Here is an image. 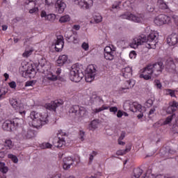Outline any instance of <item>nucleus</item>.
<instances>
[{"label":"nucleus","mask_w":178,"mask_h":178,"mask_svg":"<svg viewBox=\"0 0 178 178\" xmlns=\"http://www.w3.org/2000/svg\"><path fill=\"white\" fill-rule=\"evenodd\" d=\"M159 37V35L155 31L150 33L147 37L145 36V35H140L134 38L129 45L131 48L136 49V48H138L139 45H142V44L146 42V47L149 49H155V48H156V44L159 42L158 39Z\"/></svg>","instance_id":"f257e3e1"},{"label":"nucleus","mask_w":178,"mask_h":178,"mask_svg":"<svg viewBox=\"0 0 178 178\" xmlns=\"http://www.w3.org/2000/svg\"><path fill=\"white\" fill-rule=\"evenodd\" d=\"M163 69H165V66L162 62H158L153 65H148L145 67L143 74L140 75V78L144 79V80H151L152 78L155 79V77H158L162 74Z\"/></svg>","instance_id":"f03ea898"},{"label":"nucleus","mask_w":178,"mask_h":178,"mask_svg":"<svg viewBox=\"0 0 178 178\" xmlns=\"http://www.w3.org/2000/svg\"><path fill=\"white\" fill-rule=\"evenodd\" d=\"M31 124L35 129L42 127L44 124H47L48 120V113H38L32 111L31 113Z\"/></svg>","instance_id":"7ed1b4c3"},{"label":"nucleus","mask_w":178,"mask_h":178,"mask_svg":"<svg viewBox=\"0 0 178 178\" xmlns=\"http://www.w3.org/2000/svg\"><path fill=\"white\" fill-rule=\"evenodd\" d=\"M70 113H72V116H75L76 119L81 118H86L88 115V111L86 107L80 106L79 105H74L70 108Z\"/></svg>","instance_id":"20e7f679"},{"label":"nucleus","mask_w":178,"mask_h":178,"mask_svg":"<svg viewBox=\"0 0 178 178\" xmlns=\"http://www.w3.org/2000/svg\"><path fill=\"white\" fill-rule=\"evenodd\" d=\"M83 77H84V74L80 67L76 66L72 67L70 72V79L71 81L79 83L81 81Z\"/></svg>","instance_id":"39448f33"},{"label":"nucleus","mask_w":178,"mask_h":178,"mask_svg":"<svg viewBox=\"0 0 178 178\" xmlns=\"http://www.w3.org/2000/svg\"><path fill=\"white\" fill-rule=\"evenodd\" d=\"M66 133L60 131L58 134L57 137L54 138L53 140V145L57 148H61L66 144Z\"/></svg>","instance_id":"423d86ee"},{"label":"nucleus","mask_w":178,"mask_h":178,"mask_svg":"<svg viewBox=\"0 0 178 178\" xmlns=\"http://www.w3.org/2000/svg\"><path fill=\"white\" fill-rule=\"evenodd\" d=\"M170 17L161 14L154 18V22L156 26H163V24H169V23H170Z\"/></svg>","instance_id":"0eeeda50"},{"label":"nucleus","mask_w":178,"mask_h":178,"mask_svg":"<svg viewBox=\"0 0 178 178\" xmlns=\"http://www.w3.org/2000/svg\"><path fill=\"white\" fill-rule=\"evenodd\" d=\"M123 107L124 111H131V112H141V109H142L141 104L137 102H134V103L126 102L124 104Z\"/></svg>","instance_id":"6e6552de"},{"label":"nucleus","mask_w":178,"mask_h":178,"mask_svg":"<svg viewBox=\"0 0 178 178\" xmlns=\"http://www.w3.org/2000/svg\"><path fill=\"white\" fill-rule=\"evenodd\" d=\"M74 2L81 9H83L84 10L90 9L94 5L93 0H75Z\"/></svg>","instance_id":"1a4fd4ad"},{"label":"nucleus","mask_w":178,"mask_h":178,"mask_svg":"<svg viewBox=\"0 0 178 178\" xmlns=\"http://www.w3.org/2000/svg\"><path fill=\"white\" fill-rule=\"evenodd\" d=\"M97 74V70L93 65L89 66L88 68V74L86 75V81L87 83H91L92 80L95 79V75Z\"/></svg>","instance_id":"9d476101"},{"label":"nucleus","mask_w":178,"mask_h":178,"mask_svg":"<svg viewBox=\"0 0 178 178\" xmlns=\"http://www.w3.org/2000/svg\"><path fill=\"white\" fill-rule=\"evenodd\" d=\"M63 104V102H62L61 100H56L46 104L44 105V108L49 111H54V112H55V111H56V108L61 106Z\"/></svg>","instance_id":"9b49d317"},{"label":"nucleus","mask_w":178,"mask_h":178,"mask_svg":"<svg viewBox=\"0 0 178 178\" xmlns=\"http://www.w3.org/2000/svg\"><path fill=\"white\" fill-rule=\"evenodd\" d=\"M121 19H126L127 20H131L135 22V23H140L143 18L136 16L130 13H126L120 16Z\"/></svg>","instance_id":"f8f14e48"},{"label":"nucleus","mask_w":178,"mask_h":178,"mask_svg":"<svg viewBox=\"0 0 178 178\" xmlns=\"http://www.w3.org/2000/svg\"><path fill=\"white\" fill-rule=\"evenodd\" d=\"M10 104L13 108L17 111L20 115H26V111H22L20 109V106H19V102H17V99L11 98L10 99Z\"/></svg>","instance_id":"ddd939ff"},{"label":"nucleus","mask_w":178,"mask_h":178,"mask_svg":"<svg viewBox=\"0 0 178 178\" xmlns=\"http://www.w3.org/2000/svg\"><path fill=\"white\" fill-rule=\"evenodd\" d=\"M35 74H37V72L35 69L33 68V67H29L28 70L24 71L22 72V76L25 79H34L35 77Z\"/></svg>","instance_id":"4468645a"},{"label":"nucleus","mask_w":178,"mask_h":178,"mask_svg":"<svg viewBox=\"0 0 178 178\" xmlns=\"http://www.w3.org/2000/svg\"><path fill=\"white\" fill-rule=\"evenodd\" d=\"M55 8L58 13H63L65 9H66V3L63 2V0H57L55 3Z\"/></svg>","instance_id":"2eb2a0df"},{"label":"nucleus","mask_w":178,"mask_h":178,"mask_svg":"<svg viewBox=\"0 0 178 178\" xmlns=\"http://www.w3.org/2000/svg\"><path fill=\"white\" fill-rule=\"evenodd\" d=\"M63 45H65V42H63V36H58L55 42L56 51L57 52H60V51L63 49Z\"/></svg>","instance_id":"dca6fc26"},{"label":"nucleus","mask_w":178,"mask_h":178,"mask_svg":"<svg viewBox=\"0 0 178 178\" xmlns=\"http://www.w3.org/2000/svg\"><path fill=\"white\" fill-rule=\"evenodd\" d=\"M178 102L173 101L169 103V106L167 108L166 113L168 115H172L174 112L177 111Z\"/></svg>","instance_id":"f3484780"},{"label":"nucleus","mask_w":178,"mask_h":178,"mask_svg":"<svg viewBox=\"0 0 178 178\" xmlns=\"http://www.w3.org/2000/svg\"><path fill=\"white\" fill-rule=\"evenodd\" d=\"M21 134L24 138H33V137H35V131L31 129H23Z\"/></svg>","instance_id":"a211bd4d"},{"label":"nucleus","mask_w":178,"mask_h":178,"mask_svg":"<svg viewBox=\"0 0 178 178\" xmlns=\"http://www.w3.org/2000/svg\"><path fill=\"white\" fill-rule=\"evenodd\" d=\"M167 42L169 45H176L178 42V33H172L167 38Z\"/></svg>","instance_id":"6ab92c4d"},{"label":"nucleus","mask_w":178,"mask_h":178,"mask_svg":"<svg viewBox=\"0 0 178 178\" xmlns=\"http://www.w3.org/2000/svg\"><path fill=\"white\" fill-rule=\"evenodd\" d=\"M74 161L72 157H65L63 159V169L65 170H68V169H70V167L72 165H73Z\"/></svg>","instance_id":"aec40b11"},{"label":"nucleus","mask_w":178,"mask_h":178,"mask_svg":"<svg viewBox=\"0 0 178 178\" xmlns=\"http://www.w3.org/2000/svg\"><path fill=\"white\" fill-rule=\"evenodd\" d=\"M121 72L123 77L125 79H130V77L133 75V70L130 67L122 68Z\"/></svg>","instance_id":"412c9836"},{"label":"nucleus","mask_w":178,"mask_h":178,"mask_svg":"<svg viewBox=\"0 0 178 178\" xmlns=\"http://www.w3.org/2000/svg\"><path fill=\"white\" fill-rule=\"evenodd\" d=\"M2 128L6 131H12V129H15V127L12 120H7L3 123Z\"/></svg>","instance_id":"4be33fe9"},{"label":"nucleus","mask_w":178,"mask_h":178,"mask_svg":"<svg viewBox=\"0 0 178 178\" xmlns=\"http://www.w3.org/2000/svg\"><path fill=\"white\" fill-rule=\"evenodd\" d=\"M134 87V84L131 83V80H128L124 83V87L120 88V91L122 92H127L126 90H130V88H133Z\"/></svg>","instance_id":"5701e85b"},{"label":"nucleus","mask_w":178,"mask_h":178,"mask_svg":"<svg viewBox=\"0 0 178 178\" xmlns=\"http://www.w3.org/2000/svg\"><path fill=\"white\" fill-rule=\"evenodd\" d=\"M56 73L57 76L51 74L47 76V79L51 80V81H56V80H58V78L59 77V74L62 73V69L58 68L56 71Z\"/></svg>","instance_id":"b1692460"},{"label":"nucleus","mask_w":178,"mask_h":178,"mask_svg":"<svg viewBox=\"0 0 178 178\" xmlns=\"http://www.w3.org/2000/svg\"><path fill=\"white\" fill-rule=\"evenodd\" d=\"M67 59L68 58L66 55L60 56L56 61L57 64L58 66H63L67 62Z\"/></svg>","instance_id":"393cba45"},{"label":"nucleus","mask_w":178,"mask_h":178,"mask_svg":"<svg viewBox=\"0 0 178 178\" xmlns=\"http://www.w3.org/2000/svg\"><path fill=\"white\" fill-rule=\"evenodd\" d=\"M157 6L161 9V10H166L168 9V4L163 0H157Z\"/></svg>","instance_id":"a878e982"},{"label":"nucleus","mask_w":178,"mask_h":178,"mask_svg":"<svg viewBox=\"0 0 178 178\" xmlns=\"http://www.w3.org/2000/svg\"><path fill=\"white\" fill-rule=\"evenodd\" d=\"M4 147L6 149H12L13 148V142L10 139H6L4 141Z\"/></svg>","instance_id":"bb28decb"},{"label":"nucleus","mask_w":178,"mask_h":178,"mask_svg":"<svg viewBox=\"0 0 178 178\" xmlns=\"http://www.w3.org/2000/svg\"><path fill=\"white\" fill-rule=\"evenodd\" d=\"M141 175H143V170H141V168H136L134 170L132 178H140Z\"/></svg>","instance_id":"cd10ccee"},{"label":"nucleus","mask_w":178,"mask_h":178,"mask_svg":"<svg viewBox=\"0 0 178 178\" xmlns=\"http://www.w3.org/2000/svg\"><path fill=\"white\" fill-rule=\"evenodd\" d=\"M104 55L106 60H113L115 59V51L112 53H104Z\"/></svg>","instance_id":"c85d7f7f"},{"label":"nucleus","mask_w":178,"mask_h":178,"mask_svg":"<svg viewBox=\"0 0 178 178\" xmlns=\"http://www.w3.org/2000/svg\"><path fill=\"white\" fill-rule=\"evenodd\" d=\"M8 170V166L3 162H0V172L1 173H6Z\"/></svg>","instance_id":"c756f323"},{"label":"nucleus","mask_w":178,"mask_h":178,"mask_svg":"<svg viewBox=\"0 0 178 178\" xmlns=\"http://www.w3.org/2000/svg\"><path fill=\"white\" fill-rule=\"evenodd\" d=\"M60 23H67V22H70V16L69 15H64L60 17L59 19Z\"/></svg>","instance_id":"7c9ffc66"},{"label":"nucleus","mask_w":178,"mask_h":178,"mask_svg":"<svg viewBox=\"0 0 178 178\" xmlns=\"http://www.w3.org/2000/svg\"><path fill=\"white\" fill-rule=\"evenodd\" d=\"M173 118H176V114L173 113L171 115L167 117L164 121V124H169V123L173 120Z\"/></svg>","instance_id":"2f4dec72"},{"label":"nucleus","mask_w":178,"mask_h":178,"mask_svg":"<svg viewBox=\"0 0 178 178\" xmlns=\"http://www.w3.org/2000/svg\"><path fill=\"white\" fill-rule=\"evenodd\" d=\"M106 109H108V106H102V107L99 108H94L92 110L93 113H99V112H102V111H105Z\"/></svg>","instance_id":"473e14b6"},{"label":"nucleus","mask_w":178,"mask_h":178,"mask_svg":"<svg viewBox=\"0 0 178 178\" xmlns=\"http://www.w3.org/2000/svg\"><path fill=\"white\" fill-rule=\"evenodd\" d=\"M99 124V120H94L90 122V126L92 129H97Z\"/></svg>","instance_id":"72a5a7b5"},{"label":"nucleus","mask_w":178,"mask_h":178,"mask_svg":"<svg viewBox=\"0 0 178 178\" xmlns=\"http://www.w3.org/2000/svg\"><path fill=\"white\" fill-rule=\"evenodd\" d=\"M130 149H131V147H127L124 150H120V151L117 152V154L118 155H124L125 154H127V152H130Z\"/></svg>","instance_id":"f704fd0d"},{"label":"nucleus","mask_w":178,"mask_h":178,"mask_svg":"<svg viewBox=\"0 0 178 178\" xmlns=\"http://www.w3.org/2000/svg\"><path fill=\"white\" fill-rule=\"evenodd\" d=\"M56 19V16L54 14H49L46 17V20H49V22H54Z\"/></svg>","instance_id":"c9c22d12"},{"label":"nucleus","mask_w":178,"mask_h":178,"mask_svg":"<svg viewBox=\"0 0 178 178\" xmlns=\"http://www.w3.org/2000/svg\"><path fill=\"white\" fill-rule=\"evenodd\" d=\"M94 19L95 23H101V22H102V16H101L99 14H97L95 15Z\"/></svg>","instance_id":"e433bc0d"},{"label":"nucleus","mask_w":178,"mask_h":178,"mask_svg":"<svg viewBox=\"0 0 178 178\" xmlns=\"http://www.w3.org/2000/svg\"><path fill=\"white\" fill-rule=\"evenodd\" d=\"M8 158L14 162V163H17L19 162V159H17V156L13 154H8Z\"/></svg>","instance_id":"4c0bfd02"},{"label":"nucleus","mask_w":178,"mask_h":178,"mask_svg":"<svg viewBox=\"0 0 178 178\" xmlns=\"http://www.w3.org/2000/svg\"><path fill=\"white\" fill-rule=\"evenodd\" d=\"M112 52H115V50L112 49L111 47L107 46L104 48V54H111Z\"/></svg>","instance_id":"58836bf2"},{"label":"nucleus","mask_w":178,"mask_h":178,"mask_svg":"<svg viewBox=\"0 0 178 178\" xmlns=\"http://www.w3.org/2000/svg\"><path fill=\"white\" fill-rule=\"evenodd\" d=\"M32 54H33V50H27L23 53L22 56L24 58H29V56H30V55H31Z\"/></svg>","instance_id":"ea45409f"},{"label":"nucleus","mask_w":178,"mask_h":178,"mask_svg":"<svg viewBox=\"0 0 178 178\" xmlns=\"http://www.w3.org/2000/svg\"><path fill=\"white\" fill-rule=\"evenodd\" d=\"M146 9H147V12H154V10H155V8L151 3H149L147 6Z\"/></svg>","instance_id":"a19ab883"},{"label":"nucleus","mask_w":178,"mask_h":178,"mask_svg":"<svg viewBox=\"0 0 178 178\" xmlns=\"http://www.w3.org/2000/svg\"><path fill=\"white\" fill-rule=\"evenodd\" d=\"M12 122L13 124H14V127H17V126L20 124V120H19L18 118L14 119Z\"/></svg>","instance_id":"79ce46f5"},{"label":"nucleus","mask_w":178,"mask_h":178,"mask_svg":"<svg viewBox=\"0 0 178 178\" xmlns=\"http://www.w3.org/2000/svg\"><path fill=\"white\" fill-rule=\"evenodd\" d=\"M86 136V132L83 131H79V138L81 139V141H84L85 138L84 136Z\"/></svg>","instance_id":"37998d69"},{"label":"nucleus","mask_w":178,"mask_h":178,"mask_svg":"<svg viewBox=\"0 0 178 178\" xmlns=\"http://www.w3.org/2000/svg\"><path fill=\"white\" fill-rule=\"evenodd\" d=\"M81 48H83L84 51H88V49H90V46L88 45V43L84 42L81 45Z\"/></svg>","instance_id":"c03bdc74"},{"label":"nucleus","mask_w":178,"mask_h":178,"mask_svg":"<svg viewBox=\"0 0 178 178\" xmlns=\"http://www.w3.org/2000/svg\"><path fill=\"white\" fill-rule=\"evenodd\" d=\"M167 92L169 95H170V97H176V95L175 94V90H172V89H168L167 90Z\"/></svg>","instance_id":"a18cd8bd"},{"label":"nucleus","mask_w":178,"mask_h":178,"mask_svg":"<svg viewBox=\"0 0 178 178\" xmlns=\"http://www.w3.org/2000/svg\"><path fill=\"white\" fill-rule=\"evenodd\" d=\"M42 148H52V145L49 143H42Z\"/></svg>","instance_id":"49530a36"},{"label":"nucleus","mask_w":178,"mask_h":178,"mask_svg":"<svg viewBox=\"0 0 178 178\" xmlns=\"http://www.w3.org/2000/svg\"><path fill=\"white\" fill-rule=\"evenodd\" d=\"M154 104V101L152 99H148L146 102V106H147V108H151V106H152Z\"/></svg>","instance_id":"de8ad7c7"},{"label":"nucleus","mask_w":178,"mask_h":178,"mask_svg":"<svg viewBox=\"0 0 178 178\" xmlns=\"http://www.w3.org/2000/svg\"><path fill=\"white\" fill-rule=\"evenodd\" d=\"M45 63H47V60L45 58H42L39 60V65L42 67L45 66Z\"/></svg>","instance_id":"09e8293b"},{"label":"nucleus","mask_w":178,"mask_h":178,"mask_svg":"<svg viewBox=\"0 0 178 178\" xmlns=\"http://www.w3.org/2000/svg\"><path fill=\"white\" fill-rule=\"evenodd\" d=\"M55 1L56 0H45V3L46 5H48V6H51V5L55 3Z\"/></svg>","instance_id":"8fccbe9b"},{"label":"nucleus","mask_w":178,"mask_h":178,"mask_svg":"<svg viewBox=\"0 0 178 178\" xmlns=\"http://www.w3.org/2000/svg\"><path fill=\"white\" fill-rule=\"evenodd\" d=\"M154 83L157 88H159V89L162 88V83H161V81L159 80H156Z\"/></svg>","instance_id":"3c124183"},{"label":"nucleus","mask_w":178,"mask_h":178,"mask_svg":"<svg viewBox=\"0 0 178 178\" xmlns=\"http://www.w3.org/2000/svg\"><path fill=\"white\" fill-rule=\"evenodd\" d=\"M136 56H137V54L134 51H132L129 53V58L131 59H134L136 58Z\"/></svg>","instance_id":"603ef678"},{"label":"nucleus","mask_w":178,"mask_h":178,"mask_svg":"<svg viewBox=\"0 0 178 178\" xmlns=\"http://www.w3.org/2000/svg\"><path fill=\"white\" fill-rule=\"evenodd\" d=\"M156 110L154 108H152V109H150V111H149V118H152V116H154V115L155 114V111H156Z\"/></svg>","instance_id":"864d4df0"},{"label":"nucleus","mask_w":178,"mask_h":178,"mask_svg":"<svg viewBox=\"0 0 178 178\" xmlns=\"http://www.w3.org/2000/svg\"><path fill=\"white\" fill-rule=\"evenodd\" d=\"M35 12H38V8L37 7H34L29 10V13L31 14L35 13Z\"/></svg>","instance_id":"5fc2aeb1"},{"label":"nucleus","mask_w":178,"mask_h":178,"mask_svg":"<svg viewBox=\"0 0 178 178\" xmlns=\"http://www.w3.org/2000/svg\"><path fill=\"white\" fill-rule=\"evenodd\" d=\"M110 112H113V113H116L118 112V107L116 106H113L109 108Z\"/></svg>","instance_id":"6e6d98bb"},{"label":"nucleus","mask_w":178,"mask_h":178,"mask_svg":"<svg viewBox=\"0 0 178 178\" xmlns=\"http://www.w3.org/2000/svg\"><path fill=\"white\" fill-rule=\"evenodd\" d=\"M34 84V81H29L26 82L25 87H30Z\"/></svg>","instance_id":"4d7b16f0"},{"label":"nucleus","mask_w":178,"mask_h":178,"mask_svg":"<svg viewBox=\"0 0 178 178\" xmlns=\"http://www.w3.org/2000/svg\"><path fill=\"white\" fill-rule=\"evenodd\" d=\"M124 137H126V132L122 131L118 140H124Z\"/></svg>","instance_id":"13d9d810"},{"label":"nucleus","mask_w":178,"mask_h":178,"mask_svg":"<svg viewBox=\"0 0 178 178\" xmlns=\"http://www.w3.org/2000/svg\"><path fill=\"white\" fill-rule=\"evenodd\" d=\"M35 0H26L25 2H24V5H29V3H33V5H35Z\"/></svg>","instance_id":"bf43d9fd"},{"label":"nucleus","mask_w":178,"mask_h":178,"mask_svg":"<svg viewBox=\"0 0 178 178\" xmlns=\"http://www.w3.org/2000/svg\"><path fill=\"white\" fill-rule=\"evenodd\" d=\"M0 92L5 97V95H6V94L8 93V90L5 88H1L0 89Z\"/></svg>","instance_id":"052dcab7"},{"label":"nucleus","mask_w":178,"mask_h":178,"mask_svg":"<svg viewBox=\"0 0 178 178\" xmlns=\"http://www.w3.org/2000/svg\"><path fill=\"white\" fill-rule=\"evenodd\" d=\"M10 88H16V82L12 81L9 83Z\"/></svg>","instance_id":"680f3d73"},{"label":"nucleus","mask_w":178,"mask_h":178,"mask_svg":"<svg viewBox=\"0 0 178 178\" xmlns=\"http://www.w3.org/2000/svg\"><path fill=\"white\" fill-rule=\"evenodd\" d=\"M41 17H44L45 19H47V16H48V15H47V12L45 11H42L41 14H40Z\"/></svg>","instance_id":"e2e57ef3"},{"label":"nucleus","mask_w":178,"mask_h":178,"mask_svg":"<svg viewBox=\"0 0 178 178\" xmlns=\"http://www.w3.org/2000/svg\"><path fill=\"white\" fill-rule=\"evenodd\" d=\"M61 175L59 173H56L52 175L51 178H60L61 177Z\"/></svg>","instance_id":"0e129e2a"},{"label":"nucleus","mask_w":178,"mask_h":178,"mask_svg":"<svg viewBox=\"0 0 178 178\" xmlns=\"http://www.w3.org/2000/svg\"><path fill=\"white\" fill-rule=\"evenodd\" d=\"M123 116V113L122 111L119 110L117 113V118H122Z\"/></svg>","instance_id":"69168bd1"},{"label":"nucleus","mask_w":178,"mask_h":178,"mask_svg":"<svg viewBox=\"0 0 178 178\" xmlns=\"http://www.w3.org/2000/svg\"><path fill=\"white\" fill-rule=\"evenodd\" d=\"M118 142L119 145H125V144H126V143L122 141V140H120V139H118Z\"/></svg>","instance_id":"338daca9"},{"label":"nucleus","mask_w":178,"mask_h":178,"mask_svg":"<svg viewBox=\"0 0 178 178\" xmlns=\"http://www.w3.org/2000/svg\"><path fill=\"white\" fill-rule=\"evenodd\" d=\"M74 30H80V25H74L73 26Z\"/></svg>","instance_id":"774afa93"}]
</instances>
